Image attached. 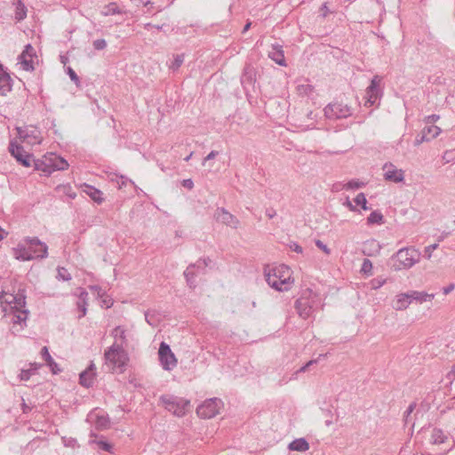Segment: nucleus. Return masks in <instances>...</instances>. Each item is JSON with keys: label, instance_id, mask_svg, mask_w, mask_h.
Listing matches in <instances>:
<instances>
[{"label": "nucleus", "instance_id": "7ed1b4c3", "mask_svg": "<svg viewBox=\"0 0 455 455\" xmlns=\"http://www.w3.org/2000/svg\"><path fill=\"white\" fill-rule=\"evenodd\" d=\"M420 252L413 247L400 249L389 259V266L394 271L409 269L419 261Z\"/></svg>", "mask_w": 455, "mask_h": 455}, {"label": "nucleus", "instance_id": "e433bc0d", "mask_svg": "<svg viewBox=\"0 0 455 455\" xmlns=\"http://www.w3.org/2000/svg\"><path fill=\"white\" fill-rule=\"evenodd\" d=\"M184 62V55L178 54L174 57L173 61L170 64L169 68L172 70H177Z\"/></svg>", "mask_w": 455, "mask_h": 455}, {"label": "nucleus", "instance_id": "c756f323", "mask_svg": "<svg viewBox=\"0 0 455 455\" xmlns=\"http://www.w3.org/2000/svg\"><path fill=\"white\" fill-rule=\"evenodd\" d=\"M27 16V8L24 4L20 0H17L16 4V11H15V19L17 20H22Z\"/></svg>", "mask_w": 455, "mask_h": 455}, {"label": "nucleus", "instance_id": "6e6552de", "mask_svg": "<svg viewBox=\"0 0 455 455\" xmlns=\"http://www.w3.org/2000/svg\"><path fill=\"white\" fill-rule=\"evenodd\" d=\"M158 357L161 366L165 371H172L177 366L178 361L175 355L172 352L170 346L164 341L160 344Z\"/></svg>", "mask_w": 455, "mask_h": 455}, {"label": "nucleus", "instance_id": "20e7f679", "mask_svg": "<svg viewBox=\"0 0 455 455\" xmlns=\"http://www.w3.org/2000/svg\"><path fill=\"white\" fill-rule=\"evenodd\" d=\"M265 277L268 285L278 291H285L291 288V269L285 265L265 270Z\"/></svg>", "mask_w": 455, "mask_h": 455}, {"label": "nucleus", "instance_id": "774afa93", "mask_svg": "<svg viewBox=\"0 0 455 455\" xmlns=\"http://www.w3.org/2000/svg\"><path fill=\"white\" fill-rule=\"evenodd\" d=\"M439 118L440 116L438 115H431L427 117L426 122L427 124L435 123Z\"/></svg>", "mask_w": 455, "mask_h": 455}, {"label": "nucleus", "instance_id": "5fc2aeb1", "mask_svg": "<svg viewBox=\"0 0 455 455\" xmlns=\"http://www.w3.org/2000/svg\"><path fill=\"white\" fill-rule=\"evenodd\" d=\"M68 75L76 84H78V83L80 82L79 77L70 67L68 68Z\"/></svg>", "mask_w": 455, "mask_h": 455}, {"label": "nucleus", "instance_id": "0e129e2a", "mask_svg": "<svg viewBox=\"0 0 455 455\" xmlns=\"http://www.w3.org/2000/svg\"><path fill=\"white\" fill-rule=\"evenodd\" d=\"M182 185H183V187H185L188 189H192L194 187V182L191 179H187L182 181Z\"/></svg>", "mask_w": 455, "mask_h": 455}, {"label": "nucleus", "instance_id": "b1692460", "mask_svg": "<svg viewBox=\"0 0 455 455\" xmlns=\"http://www.w3.org/2000/svg\"><path fill=\"white\" fill-rule=\"evenodd\" d=\"M87 297H88V292L85 291L84 290H81L80 293H79V300L76 303L78 310L81 311V315H79V318H81L86 315Z\"/></svg>", "mask_w": 455, "mask_h": 455}, {"label": "nucleus", "instance_id": "473e14b6", "mask_svg": "<svg viewBox=\"0 0 455 455\" xmlns=\"http://www.w3.org/2000/svg\"><path fill=\"white\" fill-rule=\"evenodd\" d=\"M446 436H444L443 433L440 429H434L431 435V442L435 444H439L444 443Z\"/></svg>", "mask_w": 455, "mask_h": 455}, {"label": "nucleus", "instance_id": "2eb2a0df", "mask_svg": "<svg viewBox=\"0 0 455 455\" xmlns=\"http://www.w3.org/2000/svg\"><path fill=\"white\" fill-rule=\"evenodd\" d=\"M52 154L44 156L42 159H34V166L37 171L43 172L45 175H50L53 172V158Z\"/></svg>", "mask_w": 455, "mask_h": 455}, {"label": "nucleus", "instance_id": "69168bd1", "mask_svg": "<svg viewBox=\"0 0 455 455\" xmlns=\"http://www.w3.org/2000/svg\"><path fill=\"white\" fill-rule=\"evenodd\" d=\"M366 246H374L376 248V250L379 251L380 250V245L379 244V243L375 240H371V241H368L366 242L365 243V247Z\"/></svg>", "mask_w": 455, "mask_h": 455}, {"label": "nucleus", "instance_id": "c9c22d12", "mask_svg": "<svg viewBox=\"0 0 455 455\" xmlns=\"http://www.w3.org/2000/svg\"><path fill=\"white\" fill-rule=\"evenodd\" d=\"M356 205L362 206V208L364 211L369 210V207L367 206V200L365 197V195L363 193H359L355 198L354 199Z\"/></svg>", "mask_w": 455, "mask_h": 455}, {"label": "nucleus", "instance_id": "a878e982", "mask_svg": "<svg viewBox=\"0 0 455 455\" xmlns=\"http://www.w3.org/2000/svg\"><path fill=\"white\" fill-rule=\"evenodd\" d=\"M112 336L115 339V342L122 344V347L126 343L125 330L122 326H116L112 331Z\"/></svg>", "mask_w": 455, "mask_h": 455}, {"label": "nucleus", "instance_id": "13d9d810", "mask_svg": "<svg viewBox=\"0 0 455 455\" xmlns=\"http://www.w3.org/2000/svg\"><path fill=\"white\" fill-rule=\"evenodd\" d=\"M363 185V182L355 181V180H351V181H349V182L346 185V187H347V188L355 189V188H361Z\"/></svg>", "mask_w": 455, "mask_h": 455}, {"label": "nucleus", "instance_id": "f257e3e1", "mask_svg": "<svg viewBox=\"0 0 455 455\" xmlns=\"http://www.w3.org/2000/svg\"><path fill=\"white\" fill-rule=\"evenodd\" d=\"M13 255L15 259L23 261L44 259L48 255V247L37 237H26L17 248L13 249Z\"/></svg>", "mask_w": 455, "mask_h": 455}, {"label": "nucleus", "instance_id": "864d4df0", "mask_svg": "<svg viewBox=\"0 0 455 455\" xmlns=\"http://www.w3.org/2000/svg\"><path fill=\"white\" fill-rule=\"evenodd\" d=\"M415 407H416V404L414 403H411L409 405V407L407 408V410L405 411V412H404V421H405L406 424H408L410 422V419H409L410 415L413 411Z\"/></svg>", "mask_w": 455, "mask_h": 455}, {"label": "nucleus", "instance_id": "cd10ccee", "mask_svg": "<svg viewBox=\"0 0 455 455\" xmlns=\"http://www.w3.org/2000/svg\"><path fill=\"white\" fill-rule=\"evenodd\" d=\"M86 189L84 192L96 203L100 204L103 201V198L101 197V191L92 187V186H85Z\"/></svg>", "mask_w": 455, "mask_h": 455}, {"label": "nucleus", "instance_id": "8fccbe9b", "mask_svg": "<svg viewBox=\"0 0 455 455\" xmlns=\"http://www.w3.org/2000/svg\"><path fill=\"white\" fill-rule=\"evenodd\" d=\"M32 374H34L32 369L21 370L20 379V380H28Z\"/></svg>", "mask_w": 455, "mask_h": 455}, {"label": "nucleus", "instance_id": "bf43d9fd", "mask_svg": "<svg viewBox=\"0 0 455 455\" xmlns=\"http://www.w3.org/2000/svg\"><path fill=\"white\" fill-rule=\"evenodd\" d=\"M33 52V47L30 44H27L21 55H23V57L28 56L29 58H32Z\"/></svg>", "mask_w": 455, "mask_h": 455}, {"label": "nucleus", "instance_id": "7c9ffc66", "mask_svg": "<svg viewBox=\"0 0 455 455\" xmlns=\"http://www.w3.org/2000/svg\"><path fill=\"white\" fill-rule=\"evenodd\" d=\"M383 222H384V217H383L382 213L379 211L372 212L367 218V223L369 225L382 224Z\"/></svg>", "mask_w": 455, "mask_h": 455}, {"label": "nucleus", "instance_id": "dca6fc26", "mask_svg": "<svg viewBox=\"0 0 455 455\" xmlns=\"http://www.w3.org/2000/svg\"><path fill=\"white\" fill-rule=\"evenodd\" d=\"M256 81V72L252 66L246 65L241 76V84L244 91H248L254 86Z\"/></svg>", "mask_w": 455, "mask_h": 455}, {"label": "nucleus", "instance_id": "a18cd8bd", "mask_svg": "<svg viewBox=\"0 0 455 455\" xmlns=\"http://www.w3.org/2000/svg\"><path fill=\"white\" fill-rule=\"evenodd\" d=\"M93 47L95 50L101 51L107 47V42L105 39H97L93 41Z\"/></svg>", "mask_w": 455, "mask_h": 455}, {"label": "nucleus", "instance_id": "393cba45", "mask_svg": "<svg viewBox=\"0 0 455 455\" xmlns=\"http://www.w3.org/2000/svg\"><path fill=\"white\" fill-rule=\"evenodd\" d=\"M411 301L416 300L420 303L424 301H430L434 299V294H428L425 291H410Z\"/></svg>", "mask_w": 455, "mask_h": 455}, {"label": "nucleus", "instance_id": "f3484780", "mask_svg": "<svg viewBox=\"0 0 455 455\" xmlns=\"http://www.w3.org/2000/svg\"><path fill=\"white\" fill-rule=\"evenodd\" d=\"M210 262V259H204L203 260H198L196 264L190 265L187 267V269L184 271V275L190 288H194L196 286L194 281V276L196 275V273L193 271V268L196 267L197 268L205 267L208 266Z\"/></svg>", "mask_w": 455, "mask_h": 455}, {"label": "nucleus", "instance_id": "2f4dec72", "mask_svg": "<svg viewBox=\"0 0 455 455\" xmlns=\"http://www.w3.org/2000/svg\"><path fill=\"white\" fill-rule=\"evenodd\" d=\"M123 12L119 9L117 4L116 3H109L108 5H106L102 11V14L104 16L108 15H114V14H120Z\"/></svg>", "mask_w": 455, "mask_h": 455}, {"label": "nucleus", "instance_id": "9d476101", "mask_svg": "<svg viewBox=\"0 0 455 455\" xmlns=\"http://www.w3.org/2000/svg\"><path fill=\"white\" fill-rule=\"evenodd\" d=\"M19 138L29 145H38L42 141L40 131L34 126L17 127Z\"/></svg>", "mask_w": 455, "mask_h": 455}, {"label": "nucleus", "instance_id": "a19ab883", "mask_svg": "<svg viewBox=\"0 0 455 455\" xmlns=\"http://www.w3.org/2000/svg\"><path fill=\"white\" fill-rule=\"evenodd\" d=\"M61 440H62L63 445L66 447L76 448L78 446L77 441L76 438L63 436L61 438Z\"/></svg>", "mask_w": 455, "mask_h": 455}, {"label": "nucleus", "instance_id": "6e6d98bb", "mask_svg": "<svg viewBox=\"0 0 455 455\" xmlns=\"http://www.w3.org/2000/svg\"><path fill=\"white\" fill-rule=\"evenodd\" d=\"M315 245L317 246V248L322 250L325 254L329 255L331 253V250L321 240H316Z\"/></svg>", "mask_w": 455, "mask_h": 455}, {"label": "nucleus", "instance_id": "5701e85b", "mask_svg": "<svg viewBox=\"0 0 455 455\" xmlns=\"http://www.w3.org/2000/svg\"><path fill=\"white\" fill-rule=\"evenodd\" d=\"M288 449L290 451H306L309 449V444L306 441V439L299 438L290 443L288 445Z\"/></svg>", "mask_w": 455, "mask_h": 455}, {"label": "nucleus", "instance_id": "423d86ee", "mask_svg": "<svg viewBox=\"0 0 455 455\" xmlns=\"http://www.w3.org/2000/svg\"><path fill=\"white\" fill-rule=\"evenodd\" d=\"M160 401L168 411L177 417L184 416L190 405L188 400L172 395H161Z\"/></svg>", "mask_w": 455, "mask_h": 455}, {"label": "nucleus", "instance_id": "79ce46f5", "mask_svg": "<svg viewBox=\"0 0 455 455\" xmlns=\"http://www.w3.org/2000/svg\"><path fill=\"white\" fill-rule=\"evenodd\" d=\"M372 270V263L370 259H364L362 264L361 271L364 274H371Z\"/></svg>", "mask_w": 455, "mask_h": 455}, {"label": "nucleus", "instance_id": "1a4fd4ad", "mask_svg": "<svg viewBox=\"0 0 455 455\" xmlns=\"http://www.w3.org/2000/svg\"><path fill=\"white\" fill-rule=\"evenodd\" d=\"M382 82V77L379 75H375L371 81L370 85L366 89V101L365 106L366 107H371L374 106L379 98L382 95V90L380 88V84Z\"/></svg>", "mask_w": 455, "mask_h": 455}, {"label": "nucleus", "instance_id": "39448f33", "mask_svg": "<svg viewBox=\"0 0 455 455\" xmlns=\"http://www.w3.org/2000/svg\"><path fill=\"white\" fill-rule=\"evenodd\" d=\"M104 357L108 366L113 370L117 368L120 371H124L128 362L127 353L123 348L122 344L116 342H114V344L105 351Z\"/></svg>", "mask_w": 455, "mask_h": 455}, {"label": "nucleus", "instance_id": "ddd939ff", "mask_svg": "<svg viewBox=\"0 0 455 455\" xmlns=\"http://www.w3.org/2000/svg\"><path fill=\"white\" fill-rule=\"evenodd\" d=\"M214 218L218 222H220L232 228H237L240 225L239 220L228 212L225 208H218L215 211Z\"/></svg>", "mask_w": 455, "mask_h": 455}, {"label": "nucleus", "instance_id": "6ab92c4d", "mask_svg": "<svg viewBox=\"0 0 455 455\" xmlns=\"http://www.w3.org/2000/svg\"><path fill=\"white\" fill-rule=\"evenodd\" d=\"M411 302L412 301H411L410 291L404 292V293H400V294L396 295V298L394 301L393 307L395 310H404L410 306V304Z\"/></svg>", "mask_w": 455, "mask_h": 455}, {"label": "nucleus", "instance_id": "338daca9", "mask_svg": "<svg viewBox=\"0 0 455 455\" xmlns=\"http://www.w3.org/2000/svg\"><path fill=\"white\" fill-rule=\"evenodd\" d=\"M455 288V285L453 283H450L448 286L443 288V292L444 295L449 294Z\"/></svg>", "mask_w": 455, "mask_h": 455}, {"label": "nucleus", "instance_id": "f8f14e48", "mask_svg": "<svg viewBox=\"0 0 455 455\" xmlns=\"http://www.w3.org/2000/svg\"><path fill=\"white\" fill-rule=\"evenodd\" d=\"M9 151L11 155L25 167L31 166L33 163L32 156L27 153L23 147L15 141H11L9 145Z\"/></svg>", "mask_w": 455, "mask_h": 455}, {"label": "nucleus", "instance_id": "58836bf2", "mask_svg": "<svg viewBox=\"0 0 455 455\" xmlns=\"http://www.w3.org/2000/svg\"><path fill=\"white\" fill-rule=\"evenodd\" d=\"M96 426L98 428L106 429L109 426V419L105 416H99L96 420Z\"/></svg>", "mask_w": 455, "mask_h": 455}, {"label": "nucleus", "instance_id": "ea45409f", "mask_svg": "<svg viewBox=\"0 0 455 455\" xmlns=\"http://www.w3.org/2000/svg\"><path fill=\"white\" fill-rule=\"evenodd\" d=\"M314 88L311 84H300L298 86V92L300 95H309L313 92Z\"/></svg>", "mask_w": 455, "mask_h": 455}, {"label": "nucleus", "instance_id": "bb28decb", "mask_svg": "<svg viewBox=\"0 0 455 455\" xmlns=\"http://www.w3.org/2000/svg\"><path fill=\"white\" fill-rule=\"evenodd\" d=\"M145 319L149 325L155 327L160 322V315L156 310H148L145 312Z\"/></svg>", "mask_w": 455, "mask_h": 455}, {"label": "nucleus", "instance_id": "e2e57ef3", "mask_svg": "<svg viewBox=\"0 0 455 455\" xmlns=\"http://www.w3.org/2000/svg\"><path fill=\"white\" fill-rule=\"evenodd\" d=\"M297 126L299 128H300L302 131H307V130L314 129L315 127V124H314V122H311L310 124H299Z\"/></svg>", "mask_w": 455, "mask_h": 455}, {"label": "nucleus", "instance_id": "f704fd0d", "mask_svg": "<svg viewBox=\"0 0 455 455\" xmlns=\"http://www.w3.org/2000/svg\"><path fill=\"white\" fill-rule=\"evenodd\" d=\"M19 59L20 60L24 70L30 71L34 69L32 58L28 56L23 57V55L20 54Z\"/></svg>", "mask_w": 455, "mask_h": 455}, {"label": "nucleus", "instance_id": "4468645a", "mask_svg": "<svg viewBox=\"0 0 455 455\" xmlns=\"http://www.w3.org/2000/svg\"><path fill=\"white\" fill-rule=\"evenodd\" d=\"M385 172L384 177L387 180L393 181L395 183L401 182L404 179L403 170L397 169L393 164L387 163L383 166Z\"/></svg>", "mask_w": 455, "mask_h": 455}, {"label": "nucleus", "instance_id": "c85d7f7f", "mask_svg": "<svg viewBox=\"0 0 455 455\" xmlns=\"http://www.w3.org/2000/svg\"><path fill=\"white\" fill-rule=\"evenodd\" d=\"M52 158H53V172L68 169V164L64 158L57 156L56 154H52Z\"/></svg>", "mask_w": 455, "mask_h": 455}, {"label": "nucleus", "instance_id": "4d7b16f0", "mask_svg": "<svg viewBox=\"0 0 455 455\" xmlns=\"http://www.w3.org/2000/svg\"><path fill=\"white\" fill-rule=\"evenodd\" d=\"M219 151H216V150H212L204 158V161H203V165H205L206 163L212 159H214L217 156H219Z\"/></svg>", "mask_w": 455, "mask_h": 455}, {"label": "nucleus", "instance_id": "412c9836", "mask_svg": "<svg viewBox=\"0 0 455 455\" xmlns=\"http://www.w3.org/2000/svg\"><path fill=\"white\" fill-rule=\"evenodd\" d=\"M95 369V366L93 363L90 365V367L80 373L79 376V382L82 386L85 387H90L93 384V379H94V373L93 370Z\"/></svg>", "mask_w": 455, "mask_h": 455}, {"label": "nucleus", "instance_id": "a211bd4d", "mask_svg": "<svg viewBox=\"0 0 455 455\" xmlns=\"http://www.w3.org/2000/svg\"><path fill=\"white\" fill-rule=\"evenodd\" d=\"M268 57L279 66H286L283 51L281 45L273 44L272 50L268 52Z\"/></svg>", "mask_w": 455, "mask_h": 455}, {"label": "nucleus", "instance_id": "4c0bfd02", "mask_svg": "<svg viewBox=\"0 0 455 455\" xmlns=\"http://www.w3.org/2000/svg\"><path fill=\"white\" fill-rule=\"evenodd\" d=\"M57 278L63 281H69L71 279V275L65 267H59Z\"/></svg>", "mask_w": 455, "mask_h": 455}, {"label": "nucleus", "instance_id": "9b49d317", "mask_svg": "<svg viewBox=\"0 0 455 455\" xmlns=\"http://www.w3.org/2000/svg\"><path fill=\"white\" fill-rule=\"evenodd\" d=\"M324 116L328 119H340L351 116V109L347 105L341 103H330L324 109Z\"/></svg>", "mask_w": 455, "mask_h": 455}, {"label": "nucleus", "instance_id": "603ef678", "mask_svg": "<svg viewBox=\"0 0 455 455\" xmlns=\"http://www.w3.org/2000/svg\"><path fill=\"white\" fill-rule=\"evenodd\" d=\"M41 355H42V358L46 362V363H48L49 362H52V357L51 356L47 347H44L42 348Z\"/></svg>", "mask_w": 455, "mask_h": 455}, {"label": "nucleus", "instance_id": "aec40b11", "mask_svg": "<svg viewBox=\"0 0 455 455\" xmlns=\"http://www.w3.org/2000/svg\"><path fill=\"white\" fill-rule=\"evenodd\" d=\"M12 90V78L0 66V95H6Z\"/></svg>", "mask_w": 455, "mask_h": 455}, {"label": "nucleus", "instance_id": "680f3d73", "mask_svg": "<svg viewBox=\"0 0 455 455\" xmlns=\"http://www.w3.org/2000/svg\"><path fill=\"white\" fill-rule=\"evenodd\" d=\"M290 249L297 253H302L303 249L300 245H299L297 243H290Z\"/></svg>", "mask_w": 455, "mask_h": 455}, {"label": "nucleus", "instance_id": "052dcab7", "mask_svg": "<svg viewBox=\"0 0 455 455\" xmlns=\"http://www.w3.org/2000/svg\"><path fill=\"white\" fill-rule=\"evenodd\" d=\"M47 365L50 367L52 373L56 374L60 371V369L58 367V364L52 359V362H49Z\"/></svg>", "mask_w": 455, "mask_h": 455}, {"label": "nucleus", "instance_id": "09e8293b", "mask_svg": "<svg viewBox=\"0 0 455 455\" xmlns=\"http://www.w3.org/2000/svg\"><path fill=\"white\" fill-rule=\"evenodd\" d=\"M97 444L100 449L108 452H112V445L108 442L100 440L97 442Z\"/></svg>", "mask_w": 455, "mask_h": 455}, {"label": "nucleus", "instance_id": "72a5a7b5", "mask_svg": "<svg viewBox=\"0 0 455 455\" xmlns=\"http://www.w3.org/2000/svg\"><path fill=\"white\" fill-rule=\"evenodd\" d=\"M14 300V306L11 307V310H16L17 309H24L26 305L25 296L21 294H18L13 298Z\"/></svg>", "mask_w": 455, "mask_h": 455}, {"label": "nucleus", "instance_id": "de8ad7c7", "mask_svg": "<svg viewBox=\"0 0 455 455\" xmlns=\"http://www.w3.org/2000/svg\"><path fill=\"white\" fill-rule=\"evenodd\" d=\"M427 140H429V139L427 137L426 129H423L422 134L418 135L417 138L415 139L414 145L419 146L421 143Z\"/></svg>", "mask_w": 455, "mask_h": 455}, {"label": "nucleus", "instance_id": "4be33fe9", "mask_svg": "<svg viewBox=\"0 0 455 455\" xmlns=\"http://www.w3.org/2000/svg\"><path fill=\"white\" fill-rule=\"evenodd\" d=\"M11 314L12 315V322L13 323V324H20L21 325V328H23V325H26V321L28 315V310L16 308V310H11Z\"/></svg>", "mask_w": 455, "mask_h": 455}, {"label": "nucleus", "instance_id": "c03bdc74", "mask_svg": "<svg viewBox=\"0 0 455 455\" xmlns=\"http://www.w3.org/2000/svg\"><path fill=\"white\" fill-rule=\"evenodd\" d=\"M439 246V243H434V244H431V245H428L425 248L424 250V256L427 258V259H431L432 257V252L436 250Z\"/></svg>", "mask_w": 455, "mask_h": 455}, {"label": "nucleus", "instance_id": "f03ea898", "mask_svg": "<svg viewBox=\"0 0 455 455\" xmlns=\"http://www.w3.org/2000/svg\"><path fill=\"white\" fill-rule=\"evenodd\" d=\"M320 295L310 288L302 290L299 299L295 301V308L299 317L309 318L313 312L321 306Z\"/></svg>", "mask_w": 455, "mask_h": 455}, {"label": "nucleus", "instance_id": "3c124183", "mask_svg": "<svg viewBox=\"0 0 455 455\" xmlns=\"http://www.w3.org/2000/svg\"><path fill=\"white\" fill-rule=\"evenodd\" d=\"M317 363H319V358L308 361L304 366H302L299 370L297 371V373L305 372L310 366L316 364Z\"/></svg>", "mask_w": 455, "mask_h": 455}, {"label": "nucleus", "instance_id": "0eeeda50", "mask_svg": "<svg viewBox=\"0 0 455 455\" xmlns=\"http://www.w3.org/2000/svg\"><path fill=\"white\" fill-rule=\"evenodd\" d=\"M222 401L219 398H211L205 400L196 409V413L199 417L204 419H211L215 417L222 407Z\"/></svg>", "mask_w": 455, "mask_h": 455}, {"label": "nucleus", "instance_id": "37998d69", "mask_svg": "<svg viewBox=\"0 0 455 455\" xmlns=\"http://www.w3.org/2000/svg\"><path fill=\"white\" fill-rule=\"evenodd\" d=\"M426 129V134H431V138H436L440 132H441V129L438 127V126H429L427 128H425Z\"/></svg>", "mask_w": 455, "mask_h": 455}, {"label": "nucleus", "instance_id": "49530a36", "mask_svg": "<svg viewBox=\"0 0 455 455\" xmlns=\"http://www.w3.org/2000/svg\"><path fill=\"white\" fill-rule=\"evenodd\" d=\"M385 283H386V279L375 278V279L371 280V288L374 290H377V289L380 288L381 286H383L385 284Z\"/></svg>", "mask_w": 455, "mask_h": 455}]
</instances>
